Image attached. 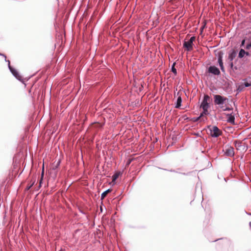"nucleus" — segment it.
<instances>
[{"label": "nucleus", "instance_id": "1", "mask_svg": "<svg viewBox=\"0 0 251 251\" xmlns=\"http://www.w3.org/2000/svg\"><path fill=\"white\" fill-rule=\"evenodd\" d=\"M214 102L215 105H219L221 108H223L224 107L223 105L228 100L226 97L222 96L220 95H214Z\"/></svg>", "mask_w": 251, "mask_h": 251}, {"label": "nucleus", "instance_id": "2", "mask_svg": "<svg viewBox=\"0 0 251 251\" xmlns=\"http://www.w3.org/2000/svg\"><path fill=\"white\" fill-rule=\"evenodd\" d=\"M210 135L212 137H218L221 134V131L217 126H212L209 128Z\"/></svg>", "mask_w": 251, "mask_h": 251}, {"label": "nucleus", "instance_id": "3", "mask_svg": "<svg viewBox=\"0 0 251 251\" xmlns=\"http://www.w3.org/2000/svg\"><path fill=\"white\" fill-rule=\"evenodd\" d=\"M10 61L8 60V68L11 72V73L12 74V75L19 80L21 81L22 78V76L19 75L18 71L15 69L14 68H12L10 65Z\"/></svg>", "mask_w": 251, "mask_h": 251}, {"label": "nucleus", "instance_id": "4", "mask_svg": "<svg viewBox=\"0 0 251 251\" xmlns=\"http://www.w3.org/2000/svg\"><path fill=\"white\" fill-rule=\"evenodd\" d=\"M224 53L222 51H220L218 53V62L219 63L220 69L223 72H225V68L223 62Z\"/></svg>", "mask_w": 251, "mask_h": 251}, {"label": "nucleus", "instance_id": "5", "mask_svg": "<svg viewBox=\"0 0 251 251\" xmlns=\"http://www.w3.org/2000/svg\"><path fill=\"white\" fill-rule=\"evenodd\" d=\"M210 97L207 95H204L203 100L201 104V108L209 107V103L208 102V100H209Z\"/></svg>", "mask_w": 251, "mask_h": 251}, {"label": "nucleus", "instance_id": "6", "mask_svg": "<svg viewBox=\"0 0 251 251\" xmlns=\"http://www.w3.org/2000/svg\"><path fill=\"white\" fill-rule=\"evenodd\" d=\"M208 72L216 75L220 74L219 69L215 66H210L208 69Z\"/></svg>", "mask_w": 251, "mask_h": 251}, {"label": "nucleus", "instance_id": "7", "mask_svg": "<svg viewBox=\"0 0 251 251\" xmlns=\"http://www.w3.org/2000/svg\"><path fill=\"white\" fill-rule=\"evenodd\" d=\"M225 153L228 156H232L234 154V149L231 146H227L225 147Z\"/></svg>", "mask_w": 251, "mask_h": 251}, {"label": "nucleus", "instance_id": "8", "mask_svg": "<svg viewBox=\"0 0 251 251\" xmlns=\"http://www.w3.org/2000/svg\"><path fill=\"white\" fill-rule=\"evenodd\" d=\"M236 51L234 50H231L228 52V60H229V61H232L236 57Z\"/></svg>", "mask_w": 251, "mask_h": 251}, {"label": "nucleus", "instance_id": "9", "mask_svg": "<svg viewBox=\"0 0 251 251\" xmlns=\"http://www.w3.org/2000/svg\"><path fill=\"white\" fill-rule=\"evenodd\" d=\"M193 43H191L189 41H184L183 43V47L186 48L187 51H191L193 50Z\"/></svg>", "mask_w": 251, "mask_h": 251}, {"label": "nucleus", "instance_id": "10", "mask_svg": "<svg viewBox=\"0 0 251 251\" xmlns=\"http://www.w3.org/2000/svg\"><path fill=\"white\" fill-rule=\"evenodd\" d=\"M228 117L227 121V122L232 124L235 125V117L234 115L231 114H227L226 115Z\"/></svg>", "mask_w": 251, "mask_h": 251}, {"label": "nucleus", "instance_id": "11", "mask_svg": "<svg viewBox=\"0 0 251 251\" xmlns=\"http://www.w3.org/2000/svg\"><path fill=\"white\" fill-rule=\"evenodd\" d=\"M181 102H182V99L180 96H179L176 100V103L175 107L176 108H179L181 105Z\"/></svg>", "mask_w": 251, "mask_h": 251}, {"label": "nucleus", "instance_id": "12", "mask_svg": "<svg viewBox=\"0 0 251 251\" xmlns=\"http://www.w3.org/2000/svg\"><path fill=\"white\" fill-rule=\"evenodd\" d=\"M121 174V173L120 172H117L115 174H114L112 176V182L115 181Z\"/></svg>", "mask_w": 251, "mask_h": 251}, {"label": "nucleus", "instance_id": "13", "mask_svg": "<svg viewBox=\"0 0 251 251\" xmlns=\"http://www.w3.org/2000/svg\"><path fill=\"white\" fill-rule=\"evenodd\" d=\"M245 55V50L244 49H241L238 53V57L239 58H242Z\"/></svg>", "mask_w": 251, "mask_h": 251}, {"label": "nucleus", "instance_id": "14", "mask_svg": "<svg viewBox=\"0 0 251 251\" xmlns=\"http://www.w3.org/2000/svg\"><path fill=\"white\" fill-rule=\"evenodd\" d=\"M203 110V112L200 114V117H202L204 115H208L209 113L208 109L209 107L201 108Z\"/></svg>", "mask_w": 251, "mask_h": 251}, {"label": "nucleus", "instance_id": "15", "mask_svg": "<svg viewBox=\"0 0 251 251\" xmlns=\"http://www.w3.org/2000/svg\"><path fill=\"white\" fill-rule=\"evenodd\" d=\"M244 88V87L243 86V84L241 83L237 87L236 91H237L238 93H239L243 91Z\"/></svg>", "mask_w": 251, "mask_h": 251}, {"label": "nucleus", "instance_id": "16", "mask_svg": "<svg viewBox=\"0 0 251 251\" xmlns=\"http://www.w3.org/2000/svg\"><path fill=\"white\" fill-rule=\"evenodd\" d=\"M111 190L110 189H107L106 190V191H105L104 192H103L101 194V197H100V199L101 200H103L104 199V198L106 197V195L108 194V193H109V192H110Z\"/></svg>", "mask_w": 251, "mask_h": 251}, {"label": "nucleus", "instance_id": "17", "mask_svg": "<svg viewBox=\"0 0 251 251\" xmlns=\"http://www.w3.org/2000/svg\"><path fill=\"white\" fill-rule=\"evenodd\" d=\"M175 64H176V63L174 62L173 63V65L172 66L171 70H172V72L175 74V75H176L177 71H176V69L175 67Z\"/></svg>", "mask_w": 251, "mask_h": 251}, {"label": "nucleus", "instance_id": "18", "mask_svg": "<svg viewBox=\"0 0 251 251\" xmlns=\"http://www.w3.org/2000/svg\"><path fill=\"white\" fill-rule=\"evenodd\" d=\"M35 179H33L32 180H31V183L30 184L28 185L27 187H26V190H29L31 187L34 184L35 182Z\"/></svg>", "mask_w": 251, "mask_h": 251}, {"label": "nucleus", "instance_id": "19", "mask_svg": "<svg viewBox=\"0 0 251 251\" xmlns=\"http://www.w3.org/2000/svg\"><path fill=\"white\" fill-rule=\"evenodd\" d=\"M235 146L237 148L238 150L239 149V148L242 146V143L240 142H236L235 143Z\"/></svg>", "mask_w": 251, "mask_h": 251}, {"label": "nucleus", "instance_id": "20", "mask_svg": "<svg viewBox=\"0 0 251 251\" xmlns=\"http://www.w3.org/2000/svg\"><path fill=\"white\" fill-rule=\"evenodd\" d=\"M243 86L245 87H248L251 86V83L249 82H245V83H242Z\"/></svg>", "mask_w": 251, "mask_h": 251}, {"label": "nucleus", "instance_id": "21", "mask_svg": "<svg viewBox=\"0 0 251 251\" xmlns=\"http://www.w3.org/2000/svg\"><path fill=\"white\" fill-rule=\"evenodd\" d=\"M223 111H231L232 110V108H230L229 107H223V108H222Z\"/></svg>", "mask_w": 251, "mask_h": 251}, {"label": "nucleus", "instance_id": "22", "mask_svg": "<svg viewBox=\"0 0 251 251\" xmlns=\"http://www.w3.org/2000/svg\"><path fill=\"white\" fill-rule=\"evenodd\" d=\"M201 117H200V116H199V117H193V118L192 119V121H193V122H197V121H198L200 119V118H201Z\"/></svg>", "mask_w": 251, "mask_h": 251}, {"label": "nucleus", "instance_id": "23", "mask_svg": "<svg viewBox=\"0 0 251 251\" xmlns=\"http://www.w3.org/2000/svg\"><path fill=\"white\" fill-rule=\"evenodd\" d=\"M43 175H44V168L43 169V171H42V173L41 178V179L40 180V184H39V188L41 186V183H42V179H43Z\"/></svg>", "mask_w": 251, "mask_h": 251}, {"label": "nucleus", "instance_id": "24", "mask_svg": "<svg viewBox=\"0 0 251 251\" xmlns=\"http://www.w3.org/2000/svg\"><path fill=\"white\" fill-rule=\"evenodd\" d=\"M195 36H192L190 38V39L189 40V42H190L191 43H193V42L195 41Z\"/></svg>", "mask_w": 251, "mask_h": 251}, {"label": "nucleus", "instance_id": "25", "mask_svg": "<svg viewBox=\"0 0 251 251\" xmlns=\"http://www.w3.org/2000/svg\"><path fill=\"white\" fill-rule=\"evenodd\" d=\"M251 48V42L248 44L246 46V49L247 50H249Z\"/></svg>", "mask_w": 251, "mask_h": 251}, {"label": "nucleus", "instance_id": "26", "mask_svg": "<svg viewBox=\"0 0 251 251\" xmlns=\"http://www.w3.org/2000/svg\"><path fill=\"white\" fill-rule=\"evenodd\" d=\"M0 55L4 57L5 61L8 62V60H6V56L4 54L0 53Z\"/></svg>", "mask_w": 251, "mask_h": 251}, {"label": "nucleus", "instance_id": "27", "mask_svg": "<svg viewBox=\"0 0 251 251\" xmlns=\"http://www.w3.org/2000/svg\"><path fill=\"white\" fill-rule=\"evenodd\" d=\"M229 65L231 68H232L233 67V63L232 61H229Z\"/></svg>", "mask_w": 251, "mask_h": 251}, {"label": "nucleus", "instance_id": "28", "mask_svg": "<svg viewBox=\"0 0 251 251\" xmlns=\"http://www.w3.org/2000/svg\"><path fill=\"white\" fill-rule=\"evenodd\" d=\"M245 40H243L241 42V46H244L245 45Z\"/></svg>", "mask_w": 251, "mask_h": 251}, {"label": "nucleus", "instance_id": "29", "mask_svg": "<svg viewBox=\"0 0 251 251\" xmlns=\"http://www.w3.org/2000/svg\"><path fill=\"white\" fill-rule=\"evenodd\" d=\"M245 55H246L247 56H249L250 53H249V52L245 51Z\"/></svg>", "mask_w": 251, "mask_h": 251}, {"label": "nucleus", "instance_id": "30", "mask_svg": "<svg viewBox=\"0 0 251 251\" xmlns=\"http://www.w3.org/2000/svg\"><path fill=\"white\" fill-rule=\"evenodd\" d=\"M247 80L246 79H243V80H244V81H245V80Z\"/></svg>", "mask_w": 251, "mask_h": 251}]
</instances>
